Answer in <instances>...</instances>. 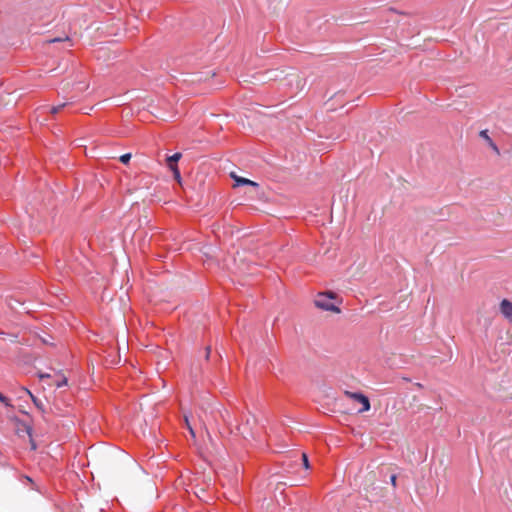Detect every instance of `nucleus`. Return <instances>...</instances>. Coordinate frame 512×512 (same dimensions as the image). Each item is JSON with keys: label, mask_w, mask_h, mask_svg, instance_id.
<instances>
[{"label": "nucleus", "mask_w": 512, "mask_h": 512, "mask_svg": "<svg viewBox=\"0 0 512 512\" xmlns=\"http://www.w3.org/2000/svg\"><path fill=\"white\" fill-rule=\"evenodd\" d=\"M335 297L336 295L332 292L319 293L315 299V305L325 311L340 313V309L331 302Z\"/></svg>", "instance_id": "nucleus-1"}, {"label": "nucleus", "mask_w": 512, "mask_h": 512, "mask_svg": "<svg viewBox=\"0 0 512 512\" xmlns=\"http://www.w3.org/2000/svg\"><path fill=\"white\" fill-rule=\"evenodd\" d=\"M344 395L361 404V408L358 410L359 413H364L370 410L371 405L369 398L362 393L345 391Z\"/></svg>", "instance_id": "nucleus-2"}, {"label": "nucleus", "mask_w": 512, "mask_h": 512, "mask_svg": "<svg viewBox=\"0 0 512 512\" xmlns=\"http://www.w3.org/2000/svg\"><path fill=\"white\" fill-rule=\"evenodd\" d=\"M499 308L504 318L512 324V302L508 299H503L500 302Z\"/></svg>", "instance_id": "nucleus-3"}, {"label": "nucleus", "mask_w": 512, "mask_h": 512, "mask_svg": "<svg viewBox=\"0 0 512 512\" xmlns=\"http://www.w3.org/2000/svg\"><path fill=\"white\" fill-rule=\"evenodd\" d=\"M256 423V419L254 417L248 418L246 422L238 427L239 432L243 435V437H253L252 426Z\"/></svg>", "instance_id": "nucleus-4"}, {"label": "nucleus", "mask_w": 512, "mask_h": 512, "mask_svg": "<svg viewBox=\"0 0 512 512\" xmlns=\"http://www.w3.org/2000/svg\"><path fill=\"white\" fill-rule=\"evenodd\" d=\"M231 177L234 179L235 183L237 186H240V185H250V186H253V187H258V183L252 181V180H249L247 178H244V177H240V176H237L235 173H231Z\"/></svg>", "instance_id": "nucleus-5"}, {"label": "nucleus", "mask_w": 512, "mask_h": 512, "mask_svg": "<svg viewBox=\"0 0 512 512\" xmlns=\"http://www.w3.org/2000/svg\"><path fill=\"white\" fill-rule=\"evenodd\" d=\"M480 137L483 138L487 144L497 153L499 154V149L497 147V145L494 143V141L491 139V137L488 135V131L487 130H482L480 132Z\"/></svg>", "instance_id": "nucleus-6"}, {"label": "nucleus", "mask_w": 512, "mask_h": 512, "mask_svg": "<svg viewBox=\"0 0 512 512\" xmlns=\"http://www.w3.org/2000/svg\"><path fill=\"white\" fill-rule=\"evenodd\" d=\"M16 429H17V433H20V432H25L27 433L30 437H31V427L26 425L25 423L21 422V421H17L16 422Z\"/></svg>", "instance_id": "nucleus-7"}, {"label": "nucleus", "mask_w": 512, "mask_h": 512, "mask_svg": "<svg viewBox=\"0 0 512 512\" xmlns=\"http://www.w3.org/2000/svg\"><path fill=\"white\" fill-rule=\"evenodd\" d=\"M25 391L30 396V398L32 399V401L36 405V407L39 410H41L43 413H45V408H44L43 402L41 400H39L38 398H36L28 389H25Z\"/></svg>", "instance_id": "nucleus-8"}, {"label": "nucleus", "mask_w": 512, "mask_h": 512, "mask_svg": "<svg viewBox=\"0 0 512 512\" xmlns=\"http://www.w3.org/2000/svg\"><path fill=\"white\" fill-rule=\"evenodd\" d=\"M182 157L181 153H175L172 156H169L167 158V164L170 167V164H176L177 161H179Z\"/></svg>", "instance_id": "nucleus-9"}, {"label": "nucleus", "mask_w": 512, "mask_h": 512, "mask_svg": "<svg viewBox=\"0 0 512 512\" xmlns=\"http://www.w3.org/2000/svg\"><path fill=\"white\" fill-rule=\"evenodd\" d=\"M170 169L173 172L174 178L180 183L181 175L176 164H170Z\"/></svg>", "instance_id": "nucleus-10"}, {"label": "nucleus", "mask_w": 512, "mask_h": 512, "mask_svg": "<svg viewBox=\"0 0 512 512\" xmlns=\"http://www.w3.org/2000/svg\"><path fill=\"white\" fill-rule=\"evenodd\" d=\"M184 420H185L186 427L189 430L191 436L193 438H195V432H194V430H193V428H192V426H191V424L189 422V419H188V417L186 415L184 416Z\"/></svg>", "instance_id": "nucleus-11"}, {"label": "nucleus", "mask_w": 512, "mask_h": 512, "mask_svg": "<svg viewBox=\"0 0 512 512\" xmlns=\"http://www.w3.org/2000/svg\"><path fill=\"white\" fill-rule=\"evenodd\" d=\"M65 103L63 104H60L58 106H53L50 108V113L51 114H57L59 111H61L64 107H65Z\"/></svg>", "instance_id": "nucleus-12"}, {"label": "nucleus", "mask_w": 512, "mask_h": 512, "mask_svg": "<svg viewBox=\"0 0 512 512\" xmlns=\"http://www.w3.org/2000/svg\"><path fill=\"white\" fill-rule=\"evenodd\" d=\"M131 159V153H126V154H123L120 156L119 160L123 163V164H127Z\"/></svg>", "instance_id": "nucleus-13"}, {"label": "nucleus", "mask_w": 512, "mask_h": 512, "mask_svg": "<svg viewBox=\"0 0 512 512\" xmlns=\"http://www.w3.org/2000/svg\"><path fill=\"white\" fill-rule=\"evenodd\" d=\"M66 384H67V378H66V377H64V376H63V377H61V379H59V380H57V381L55 382V386H56V387H58V388H60V387H62V386H64V385H66Z\"/></svg>", "instance_id": "nucleus-14"}, {"label": "nucleus", "mask_w": 512, "mask_h": 512, "mask_svg": "<svg viewBox=\"0 0 512 512\" xmlns=\"http://www.w3.org/2000/svg\"><path fill=\"white\" fill-rule=\"evenodd\" d=\"M303 465L306 469L310 467L308 457L305 453L302 454Z\"/></svg>", "instance_id": "nucleus-15"}, {"label": "nucleus", "mask_w": 512, "mask_h": 512, "mask_svg": "<svg viewBox=\"0 0 512 512\" xmlns=\"http://www.w3.org/2000/svg\"><path fill=\"white\" fill-rule=\"evenodd\" d=\"M390 482H391L393 487H396V485H397V476L395 474L390 477Z\"/></svg>", "instance_id": "nucleus-16"}, {"label": "nucleus", "mask_w": 512, "mask_h": 512, "mask_svg": "<svg viewBox=\"0 0 512 512\" xmlns=\"http://www.w3.org/2000/svg\"><path fill=\"white\" fill-rule=\"evenodd\" d=\"M0 401L6 405H9L8 399L0 393Z\"/></svg>", "instance_id": "nucleus-17"}, {"label": "nucleus", "mask_w": 512, "mask_h": 512, "mask_svg": "<svg viewBox=\"0 0 512 512\" xmlns=\"http://www.w3.org/2000/svg\"><path fill=\"white\" fill-rule=\"evenodd\" d=\"M59 41H61L60 38H54V39L48 40L47 43H55V42H59Z\"/></svg>", "instance_id": "nucleus-18"}, {"label": "nucleus", "mask_w": 512, "mask_h": 512, "mask_svg": "<svg viewBox=\"0 0 512 512\" xmlns=\"http://www.w3.org/2000/svg\"><path fill=\"white\" fill-rule=\"evenodd\" d=\"M210 356V347H207L206 348V355H205V358L208 359Z\"/></svg>", "instance_id": "nucleus-19"}, {"label": "nucleus", "mask_w": 512, "mask_h": 512, "mask_svg": "<svg viewBox=\"0 0 512 512\" xmlns=\"http://www.w3.org/2000/svg\"><path fill=\"white\" fill-rule=\"evenodd\" d=\"M40 377H41V378H48V377H50V376H49L48 374H41V375H40Z\"/></svg>", "instance_id": "nucleus-20"}, {"label": "nucleus", "mask_w": 512, "mask_h": 512, "mask_svg": "<svg viewBox=\"0 0 512 512\" xmlns=\"http://www.w3.org/2000/svg\"><path fill=\"white\" fill-rule=\"evenodd\" d=\"M31 445H32V449H36V445H35V443L33 442V440H31Z\"/></svg>", "instance_id": "nucleus-21"}]
</instances>
